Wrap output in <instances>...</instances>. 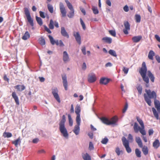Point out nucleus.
Wrapping results in <instances>:
<instances>
[{
  "instance_id": "nucleus-42",
  "label": "nucleus",
  "mask_w": 160,
  "mask_h": 160,
  "mask_svg": "<svg viewBox=\"0 0 160 160\" xmlns=\"http://www.w3.org/2000/svg\"><path fill=\"white\" fill-rule=\"evenodd\" d=\"M76 122L77 123V125H80L81 122L80 115H77V117L76 118Z\"/></svg>"
},
{
  "instance_id": "nucleus-17",
  "label": "nucleus",
  "mask_w": 160,
  "mask_h": 160,
  "mask_svg": "<svg viewBox=\"0 0 160 160\" xmlns=\"http://www.w3.org/2000/svg\"><path fill=\"white\" fill-rule=\"evenodd\" d=\"M61 33L62 35L63 36L66 37L67 38H69V35L64 27H62L61 28Z\"/></svg>"
},
{
  "instance_id": "nucleus-47",
  "label": "nucleus",
  "mask_w": 160,
  "mask_h": 160,
  "mask_svg": "<svg viewBox=\"0 0 160 160\" xmlns=\"http://www.w3.org/2000/svg\"><path fill=\"white\" fill-rule=\"evenodd\" d=\"M48 37L49 38L50 42L52 45H54L55 44V41L53 39V37L51 35H49Z\"/></svg>"
},
{
  "instance_id": "nucleus-4",
  "label": "nucleus",
  "mask_w": 160,
  "mask_h": 160,
  "mask_svg": "<svg viewBox=\"0 0 160 160\" xmlns=\"http://www.w3.org/2000/svg\"><path fill=\"white\" fill-rule=\"evenodd\" d=\"M66 122V117L65 115L62 116V119L59 123V129L61 133L65 137H68V133L67 129L65 127V123Z\"/></svg>"
},
{
  "instance_id": "nucleus-41",
  "label": "nucleus",
  "mask_w": 160,
  "mask_h": 160,
  "mask_svg": "<svg viewBox=\"0 0 160 160\" xmlns=\"http://www.w3.org/2000/svg\"><path fill=\"white\" fill-rule=\"evenodd\" d=\"M39 42L42 45H45V42L44 39L42 37H41L39 39Z\"/></svg>"
},
{
  "instance_id": "nucleus-1",
  "label": "nucleus",
  "mask_w": 160,
  "mask_h": 160,
  "mask_svg": "<svg viewBox=\"0 0 160 160\" xmlns=\"http://www.w3.org/2000/svg\"><path fill=\"white\" fill-rule=\"evenodd\" d=\"M136 119L141 126V127L138 126L137 122H135L133 126V129L135 132L137 133L139 131L143 136L146 135V132L145 129V126L142 120L139 117H137Z\"/></svg>"
},
{
  "instance_id": "nucleus-57",
  "label": "nucleus",
  "mask_w": 160,
  "mask_h": 160,
  "mask_svg": "<svg viewBox=\"0 0 160 160\" xmlns=\"http://www.w3.org/2000/svg\"><path fill=\"white\" fill-rule=\"evenodd\" d=\"M115 152L118 155H119L120 154V149L118 147L116 148Z\"/></svg>"
},
{
  "instance_id": "nucleus-18",
  "label": "nucleus",
  "mask_w": 160,
  "mask_h": 160,
  "mask_svg": "<svg viewBox=\"0 0 160 160\" xmlns=\"http://www.w3.org/2000/svg\"><path fill=\"white\" fill-rule=\"evenodd\" d=\"M102 41L103 42L108 44H111L112 42V38L108 37H105L102 38Z\"/></svg>"
},
{
  "instance_id": "nucleus-5",
  "label": "nucleus",
  "mask_w": 160,
  "mask_h": 160,
  "mask_svg": "<svg viewBox=\"0 0 160 160\" xmlns=\"http://www.w3.org/2000/svg\"><path fill=\"white\" fill-rule=\"evenodd\" d=\"M24 14L26 16L28 22L32 27L34 26L33 20L31 18L30 12L27 8H24Z\"/></svg>"
},
{
  "instance_id": "nucleus-26",
  "label": "nucleus",
  "mask_w": 160,
  "mask_h": 160,
  "mask_svg": "<svg viewBox=\"0 0 160 160\" xmlns=\"http://www.w3.org/2000/svg\"><path fill=\"white\" fill-rule=\"evenodd\" d=\"M12 143L13 144H14L16 147H17L18 145H20L21 143V139L20 137H19L17 139L14 141H13Z\"/></svg>"
},
{
  "instance_id": "nucleus-32",
  "label": "nucleus",
  "mask_w": 160,
  "mask_h": 160,
  "mask_svg": "<svg viewBox=\"0 0 160 160\" xmlns=\"http://www.w3.org/2000/svg\"><path fill=\"white\" fill-rule=\"evenodd\" d=\"M148 75L150 78L151 81L152 82H154V81L155 78L153 75L150 71H148Z\"/></svg>"
},
{
  "instance_id": "nucleus-43",
  "label": "nucleus",
  "mask_w": 160,
  "mask_h": 160,
  "mask_svg": "<svg viewBox=\"0 0 160 160\" xmlns=\"http://www.w3.org/2000/svg\"><path fill=\"white\" fill-rule=\"evenodd\" d=\"M108 53L110 54L113 56L116 57L117 56L115 51L111 49L109 50L108 51Z\"/></svg>"
},
{
  "instance_id": "nucleus-16",
  "label": "nucleus",
  "mask_w": 160,
  "mask_h": 160,
  "mask_svg": "<svg viewBox=\"0 0 160 160\" xmlns=\"http://www.w3.org/2000/svg\"><path fill=\"white\" fill-rule=\"evenodd\" d=\"M109 81L110 80L109 79L102 78L100 79L99 83L101 84L106 85L109 82Z\"/></svg>"
},
{
  "instance_id": "nucleus-48",
  "label": "nucleus",
  "mask_w": 160,
  "mask_h": 160,
  "mask_svg": "<svg viewBox=\"0 0 160 160\" xmlns=\"http://www.w3.org/2000/svg\"><path fill=\"white\" fill-rule=\"evenodd\" d=\"M80 20L81 24L82 25V28L84 30H85L86 29V27L84 22H83L81 18H80Z\"/></svg>"
},
{
  "instance_id": "nucleus-10",
  "label": "nucleus",
  "mask_w": 160,
  "mask_h": 160,
  "mask_svg": "<svg viewBox=\"0 0 160 160\" xmlns=\"http://www.w3.org/2000/svg\"><path fill=\"white\" fill-rule=\"evenodd\" d=\"M60 9L62 14V17H65L66 16L67 11L63 4L62 2L60 3Z\"/></svg>"
},
{
  "instance_id": "nucleus-19",
  "label": "nucleus",
  "mask_w": 160,
  "mask_h": 160,
  "mask_svg": "<svg viewBox=\"0 0 160 160\" xmlns=\"http://www.w3.org/2000/svg\"><path fill=\"white\" fill-rule=\"evenodd\" d=\"M96 80V78L95 74L89 76L88 78V81L90 83L95 82Z\"/></svg>"
},
{
  "instance_id": "nucleus-59",
  "label": "nucleus",
  "mask_w": 160,
  "mask_h": 160,
  "mask_svg": "<svg viewBox=\"0 0 160 160\" xmlns=\"http://www.w3.org/2000/svg\"><path fill=\"white\" fill-rule=\"evenodd\" d=\"M39 141V140L38 138H35L32 141V142L34 143H37Z\"/></svg>"
},
{
  "instance_id": "nucleus-29",
  "label": "nucleus",
  "mask_w": 160,
  "mask_h": 160,
  "mask_svg": "<svg viewBox=\"0 0 160 160\" xmlns=\"http://www.w3.org/2000/svg\"><path fill=\"white\" fill-rule=\"evenodd\" d=\"M14 88L19 91H22L25 89V87L23 85H17L14 87Z\"/></svg>"
},
{
  "instance_id": "nucleus-64",
  "label": "nucleus",
  "mask_w": 160,
  "mask_h": 160,
  "mask_svg": "<svg viewBox=\"0 0 160 160\" xmlns=\"http://www.w3.org/2000/svg\"><path fill=\"white\" fill-rule=\"evenodd\" d=\"M158 63H160V57L158 55H157L155 57Z\"/></svg>"
},
{
  "instance_id": "nucleus-46",
  "label": "nucleus",
  "mask_w": 160,
  "mask_h": 160,
  "mask_svg": "<svg viewBox=\"0 0 160 160\" xmlns=\"http://www.w3.org/2000/svg\"><path fill=\"white\" fill-rule=\"evenodd\" d=\"M92 9L94 14H96L98 13V10L97 7H93Z\"/></svg>"
},
{
  "instance_id": "nucleus-30",
  "label": "nucleus",
  "mask_w": 160,
  "mask_h": 160,
  "mask_svg": "<svg viewBox=\"0 0 160 160\" xmlns=\"http://www.w3.org/2000/svg\"><path fill=\"white\" fill-rule=\"evenodd\" d=\"M155 53L152 50H150L149 52L148 57V58L151 60L153 59V56L155 55Z\"/></svg>"
},
{
  "instance_id": "nucleus-22",
  "label": "nucleus",
  "mask_w": 160,
  "mask_h": 160,
  "mask_svg": "<svg viewBox=\"0 0 160 160\" xmlns=\"http://www.w3.org/2000/svg\"><path fill=\"white\" fill-rule=\"evenodd\" d=\"M154 104L155 107L157 108L158 111L159 112L160 111V102L159 101L157 100L156 99H154Z\"/></svg>"
},
{
  "instance_id": "nucleus-56",
  "label": "nucleus",
  "mask_w": 160,
  "mask_h": 160,
  "mask_svg": "<svg viewBox=\"0 0 160 160\" xmlns=\"http://www.w3.org/2000/svg\"><path fill=\"white\" fill-rule=\"evenodd\" d=\"M123 71L124 73L126 74L128 73V68L124 67L123 69Z\"/></svg>"
},
{
  "instance_id": "nucleus-58",
  "label": "nucleus",
  "mask_w": 160,
  "mask_h": 160,
  "mask_svg": "<svg viewBox=\"0 0 160 160\" xmlns=\"http://www.w3.org/2000/svg\"><path fill=\"white\" fill-rule=\"evenodd\" d=\"M38 153L39 154L45 153L46 151L44 149H40L38 151Z\"/></svg>"
},
{
  "instance_id": "nucleus-61",
  "label": "nucleus",
  "mask_w": 160,
  "mask_h": 160,
  "mask_svg": "<svg viewBox=\"0 0 160 160\" xmlns=\"http://www.w3.org/2000/svg\"><path fill=\"white\" fill-rule=\"evenodd\" d=\"M81 50H82V52L83 54H84V55L86 54V48L85 47H82Z\"/></svg>"
},
{
  "instance_id": "nucleus-51",
  "label": "nucleus",
  "mask_w": 160,
  "mask_h": 160,
  "mask_svg": "<svg viewBox=\"0 0 160 160\" xmlns=\"http://www.w3.org/2000/svg\"><path fill=\"white\" fill-rule=\"evenodd\" d=\"M108 141V139L107 138H104L101 141V143L103 144H106Z\"/></svg>"
},
{
  "instance_id": "nucleus-13",
  "label": "nucleus",
  "mask_w": 160,
  "mask_h": 160,
  "mask_svg": "<svg viewBox=\"0 0 160 160\" xmlns=\"http://www.w3.org/2000/svg\"><path fill=\"white\" fill-rule=\"evenodd\" d=\"M73 35L78 43L80 45L81 43V38L79 32H74Z\"/></svg>"
},
{
  "instance_id": "nucleus-54",
  "label": "nucleus",
  "mask_w": 160,
  "mask_h": 160,
  "mask_svg": "<svg viewBox=\"0 0 160 160\" xmlns=\"http://www.w3.org/2000/svg\"><path fill=\"white\" fill-rule=\"evenodd\" d=\"M44 27L45 30L48 32V33H51V32L50 30L47 27V26L45 25L44 26Z\"/></svg>"
},
{
  "instance_id": "nucleus-38",
  "label": "nucleus",
  "mask_w": 160,
  "mask_h": 160,
  "mask_svg": "<svg viewBox=\"0 0 160 160\" xmlns=\"http://www.w3.org/2000/svg\"><path fill=\"white\" fill-rule=\"evenodd\" d=\"M36 20L40 26L42 25L43 24L42 21V19L38 16L36 17Z\"/></svg>"
},
{
  "instance_id": "nucleus-39",
  "label": "nucleus",
  "mask_w": 160,
  "mask_h": 160,
  "mask_svg": "<svg viewBox=\"0 0 160 160\" xmlns=\"http://www.w3.org/2000/svg\"><path fill=\"white\" fill-rule=\"evenodd\" d=\"M48 8L49 12L51 13H52L53 12V8L52 5L50 4L47 5Z\"/></svg>"
},
{
  "instance_id": "nucleus-12",
  "label": "nucleus",
  "mask_w": 160,
  "mask_h": 160,
  "mask_svg": "<svg viewBox=\"0 0 160 160\" xmlns=\"http://www.w3.org/2000/svg\"><path fill=\"white\" fill-rule=\"evenodd\" d=\"M62 77L63 86L65 88V89L66 90H68V82L66 75L65 74L62 75Z\"/></svg>"
},
{
  "instance_id": "nucleus-27",
  "label": "nucleus",
  "mask_w": 160,
  "mask_h": 160,
  "mask_svg": "<svg viewBox=\"0 0 160 160\" xmlns=\"http://www.w3.org/2000/svg\"><path fill=\"white\" fill-rule=\"evenodd\" d=\"M136 142L138 143V146L140 148L142 147V142L141 139L139 137H136L135 138Z\"/></svg>"
},
{
  "instance_id": "nucleus-6",
  "label": "nucleus",
  "mask_w": 160,
  "mask_h": 160,
  "mask_svg": "<svg viewBox=\"0 0 160 160\" xmlns=\"http://www.w3.org/2000/svg\"><path fill=\"white\" fill-rule=\"evenodd\" d=\"M122 140L123 144L125 147L127 152L128 153L131 152L132 150L129 146V141L124 137H123L122 138Z\"/></svg>"
},
{
  "instance_id": "nucleus-7",
  "label": "nucleus",
  "mask_w": 160,
  "mask_h": 160,
  "mask_svg": "<svg viewBox=\"0 0 160 160\" xmlns=\"http://www.w3.org/2000/svg\"><path fill=\"white\" fill-rule=\"evenodd\" d=\"M67 6L70 10V12L68 14V16L70 18H72L74 15V10L72 5L68 0H65Z\"/></svg>"
},
{
  "instance_id": "nucleus-25",
  "label": "nucleus",
  "mask_w": 160,
  "mask_h": 160,
  "mask_svg": "<svg viewBox=\"0 0 160 160\" xmlns=\"http://www.w3.org/2000/svg\"><path fill=\"white\" fill-rule=\"evenodd\" d=\"M82 156L84 160H91L90 156L87 153H82Z\"/></svg>"
},
{
  "instance_id": "nucleus-21",
  "label": "nucleus",
  "mask_w": 160,
  "mask_h": 160,
  "mask_svg": "<svg viewBox=\"0 0 160 160\" xmlns=\"http://www.w3.org/2000/svg\"><path fill=\"white\" fill-rule=\"evenodd\" d=\"M100 119L102 123L104 124L108 125H110V120L108 118L104 117H102Z\"/></svg>"
},
{
  "instance_id": "nucleus-2",
  "label": "nucleus",
  "mask_w": 160,
  "mask_h": 160,
  "mask_svg": "<svg viewBox=\"0 0 160 160\" xmlns=\"http://www.w3.org/2000/svg\"><path fill=\"white\" fill-rule=\"evenodd\" d=\"M145 92L146 93H144L143 94L145 101L149 106H151L152 102L151 99L152 98H153L154 99H156V93L154 91L151 92L150 89H146Z\"/></svg>"
},
{
  "instance_id": "nucleus-40",
  "label": "nucleus",
  "mask_w": 160,
  "mask_h": 160,
  "mask_svg": "<svg viewBox=\"0 0 160 160\" xmlns=\"http://www.w3.org/2000/svg\"><path fill=\"white\" fill-rule=\"evenodd\" d=\"M135 153L137 157L138 158L141 157V152L138 148L135 149Z\"/></svg>"
},
{
  "instance_id": "nucleus-20",
  "label": "nucleus",
  "mask_w": 160,
  "mask_h": 160,
  "mask_svg": "<svg viewBox=\"0 0 160 160\" xmlns=\"http://www.w3.org/2000/svg\"><path fill=\"white\" fill-rule=\"evenodd\" d=\"M142 37L141 36H134L132 38V40L133 42L137 43L139 42L142 39Z\"/></svg>"
},
{
  "instance_id": "nucleus-24",
  "label": "nucleus",
  "mask_w": 160,
  "mask_h": 160,
  "mask_svg": "<svg viewBox=\"0 0 160 160\" xmlns=\"http://www.w3.org/2000/svg\"><path fill=\"white\" fill-rule=\"evenodd\" d=\"M160 145V143L158 139H156L153 142L152 144L153 147L156 149H157Z\"/></svg>"
},
{
  "instance_id": "nucleus-52",
  "label": "nucleus",
  "mask_w": 160,
  "mask_h": 160,
  "mask_svg": "<svg viewBox=\"0 0 160 160\" xmlns=\"http://www.w3.org/2000/svg\"><path fill=\"white\" fill-rule=\"evenodd\" d=\"M94 148L93 144L91 142H90L89 143V149L90 150H93Z\"/></svg>"
},
{
  "instance_id": "nucleus-44",
  "label": "nucleus",
  "mask_w": 160,
  "mask_h": 160,
  "mask_svg": "<svg viewBox=\"0 0 160 160\" xmlns=\"http://www.w3.org/2000/svg\"><path fill=\"white\" fill-rule=\"evenodd\" d=\"M135 19L137 22H140L141 21V17L139 15L136 14L135 15Z\"/></svg>"
},
{
  "instance_id": "nucleus-33",
  "label": "nucleus",
  "mask_w": 160,
  "mask_h": 160,
  "mask_svg": "<svg viewBox=\"0 0 160 160\" xmlns=\"http://www.w3.org/2000/svg\"><path fill=\"white\" fill-rule=\"evenodd\" d=\"M142 151L143 154L145 155H147L148 152V147L144 146L143 147L142 146Z\"/></svg>"
},
{
  "instance_id": "nucleus-49",
  "label": "nucleus",
  "mask_w": 160,
  "mask_h": 160,
  "mask_svg": "<svg viewBox=\"0 0 160 160\" xmlns=\"http://www.w3.org/2000/svg\"><path fill=\"white\" fill-rule=\"evenodd\" d=\"M109 32L112 36L114 37L116 36V33L115 30H110L109 31Z\"/></svg>"
},
{
  "instance_id": "nucleus-15",
  "label": "nucleus",
  "mask_w": 160,
  "mask_h": 160,
  "mask_svg": "<svg viewBox=\"0 0 160 160\" xmlns=\"http://www.w3.org/2000/svg\"><path fill=\"white\" fill-rule=\"evenodd\" d=\"M12 96L13 98L14 99L17 105H19V102L18 98L16 94V92H13L12 94Z\"/></svg>"
},
{
  "instance_id": "nucleus-23",
  "label": "nucleus",
  "mask_w": 160,
  "mask_h": 160,
  "mask_svg": "<svg viewBox=\"0 0 160 160\" xmlns=\"http://www.w3.org/2000/svg\"><path fill=\"white\" fill-rule=\"evenodd\" d=\"M118 121V117L116 116H114L110 120V125L115 124Z\"/></svg>"
},
{
  "instance_id": "nucleus-14",
  "label": "nucleus",
  "mask_w": 160,
  "mask_h": 160,
  "mask_svg": "<svg viewBox=\"0 0 160 160\" xmlns=\"http://www.w3.org/2000/svg\"><path fill=\"white\" fill-rule=\"evenodd\" d=\"M63 60L65 63H67L70 61L68 55L66 51L63 52Z\"/></svg>"
},
{
  "instance_id": "nucleus-55",
  "label": "nucleus",
  "mask_w": 160,
  "mask_h": 160,
  "mask_svg": "<svg viewBox=\"0 0 160 160\" xmlns=\"http://www.w3.org/2000/svg\"><path fill=\"white\" fill-rule=\"evenodd\" d=\"M39 13L41 17L42 18H45V16L44 15V13L43 12H42L41 11H39Z\"/></svg>"
},
{
  "instance_id": "nucleus-28",
  "label": "nucleus",
  "mask_w": 160,
  "mask_h": 160,
  "mask_svg": "<svg viewBox=\"0 0 160 160\" xmlns=\"http://www.w3.org/2000/svg\"><path fill=\"white\" fill-rule=\"evenodd\" d=\"M79 126L78 125H76L74 127V128L73 130V132L76 135H78L80 131Z\"/></svg>"
},
{
  "instance_id": "nucleus-53",
  "label": "nucleus",
  "mask_w": 160,
  "mask_h": 160,
  "mask_svg": "<svg viewBox=\"0 0 160 160\" xmlns=\"http://www.w3.org/2000/svg\"><path fill=\"white\" fill-rule=\"evenodd\" d=\"M128 108V104L127 103H126L124 106V108L122 110V112L123 113H124L127 110Z\"/></svg>"
},
{
  "instance_id": "nucleus-50",
  "label": "nucleus",
  "mask_w": 160,
  "mask_h": 160,
  "mask_svg": "<svg viewBox=\"0 0 160 160\" xmlns=\"http://www.w3.org/2000/svg\"><path fill=\"white\" fill-rule=\"evenodd\" d=\"M128 141L129 142V141L130 142H132L133 141L132 136L130 134H128Z\"/></svg>"
},
{
  "instance_id": "nucleus-9",
  "label": "nucleus",
  "mask_w": 160,
  "mask_h": 160,
  "mask_svg": "<svg viewBox=\"0 0 160 160\" xmlns=\"http://www.w3.org/2000/svg\"><path fill=\"white\" fill-rule=\"evenodd\" d=\"M123 24L124 28L123 30V32L125 34L127 35L128 34V31L130 29V24L128 21H126L124 22Z\"/></svg>"
},
{
  "instance_id": "nucleus-31",
  "label": "nucleus",
  "mask_w": 160,
  "mask_h": 160,
  "mask_svg": "<svg viewBox=\"0 0 160 160\" xmlns=\"http://www.w3.org/2000/svg\"><path fill=\"white\" fill-rule=\"evenodd\" d=\"M30 37L29 33L28 31H26L24 35L22 37V39L24 40H26L28 39Z\"/></svg>"
},
{
  "instance_id": "nucleus-62",
  "label": "nucleus",
  "mask_w": 160,
  "mask_h": 160,
  "mask_svg": "<svg viewBox=\"0 0 160 160\" xmlns=\"http://www.w3.org/2000/svg\"><path fill=\"white\" fill-rule=\"evenodd\" d=\"M153 133V131L152 129H151L148 130V134L149 136L152 135Z\"/></svg>"
},
{
  "instance_id": "nucleus-35",
  "label": "nucleus",
  "mask_w": 160,
  "mask_h": 160,
  "mask_svg": "<svg viewBox=\"0 0 160 160\" xmlns=\"http://www.w3.org/2000/svg\"><path fill=\"white\" fill-rule=\"evenodd\" d=\"M137 89L138 91L139 95H141L142 91V87L140 84L137 85Z\"/></svg>"
},
{
  "instance_id": "nucleus-63",
  "label": "nucleus",
  "mask_w": 160,
  "mask_h": 160,
  "mask_svg": "<svg viewBox=\"0 0 160 160\" xmlns=\"http://www.w3.org/2000/svg\"><path fill=\"white\" fill-rule=\"evenodd\" d=\"M155 37L156 39L159 42H160V37H159V36L157 35L156 34L155 35Z\"/></svg>"
},
{
  "instance_id": "nucleus-11",
  "label": "nucleus",
  "mask_w": 160,
  "mask_h": 160,
  "mask_svg": "<svg viewBox=\"0 0 160 160\" xmlns=\"http://www.w3.org/2000/svg\"><path fill=\"white\" fill-rule=\"evenodd\" d=\"M57 28L59 27L58 24L56 21L54 22L52 19L50 20V23L48 25V27L50 29H52L54 28V26Z\"/></svg>"
},
{
  "instance_id": "nucleus-36",
  "label": "nucleus",
  "mask_w": 160,
  "mask_h": 160,
  "mask_svg": "<svg viewBox=\"0 0 160 160\" xmlns=\"http://www.w3.org/2000/svg\"><path fill=\"white\" fill-rule=\"evenodd\" d=\"M81 111L80 107L78 105L76 106L75 109V112L77 115H80V113Z\"/></svg>"
},
{
  "instance_id": "nucleus-45",
  "label": "nucleus",
  "mask_w": 160,
  "mask_h": 160,
  "mask_svg": "<svg viewBox=\"0 0 160 160\" xmlns=\"http://www.w3.org/2000/svg\"><path fill=\"white\" fill-rule=\"evenodd\" d=\"M68 117L69 120V125L70 126H72L73 124V121L70 115L68 114Z\"/></svg>"
},
{
  "instance_id": "nucleus-3",
  "label": "nucleus",
  "mask_w": 160,
  "mask_h": 160,
  "mask_svg": "<svg viewBox=\"0 0 160 160\" xmlns=\"http://www.w3.org/2000/svg\"><path fill=\"white\" fill-rule=\"evenodd\" d=\"M147 71V67L146 65V63L145 62H143L142 64V67L141 68L139 72L142 77L143 81L147 84L146 86V87H148V84L149 82V78L148 77L146 76Z\"/></svg>"
},
{
  "instance_id": "nucleus-37",
  "label": "nucleus",
  "mask_w": 160,
  "mask_h": 160,
  "mask_svg": "<svg viewBox=\"0 0 160 160\" xmlns=\"http://www.w3.org/2000/svg\"><path fill=\"white\" fill-rule=\"evenodd\" d=\"M3 136L4 138H9L12 137V135L10 132H5L3 133Z\"/></svg>"
},
{
  "instance_id": "nucleus-60",
  "label": "nucleus",
  "mask_w": 160,
  "mask_h": 160,
  "mask_svg": "<svg viewBox=\"0 0 160 160\" xmlns=\"http://www.w3.org/2000/svg\"><path fill=\"white\" fill-rule=\"evenodd\" d=\"M123 10L125 12H128L129 11L128 7L127 5L123 7Z\"/></svg>"
},
{
  "instance_id": "nucleus-34",
  "label": "nucleus",
  "mask_w": 160,
  "mask_h": 160,
  "mask_svg": "<svg viewBox=\"0 0 160 160\" xmlns=\"http://www.w3.org/2000/svg\"><path fill=\"white\" fill-rule=\"evenodd\" d=\"M152 110L154 117L157 120H158L159 119V115L156 110L154 108H152Z\"/></svg>"
},
{
  "instance_id": "nucleus-8",
  "label": "nucleus",
  "mask_w": 160,
  "mask_h": 160,
  "mask_svg": "<svg viewBox=\"0 0 160 160\" xmlns=\"http://www.w3.org/2000/svg\"><path fill=\"white\" fill-rule=\"evenodd\" d=\"M58 90L57 88L52 89V93L55 99L59 103L61 102L60 98L58 94Z\"/></svg>"
}]
</instances>
